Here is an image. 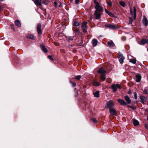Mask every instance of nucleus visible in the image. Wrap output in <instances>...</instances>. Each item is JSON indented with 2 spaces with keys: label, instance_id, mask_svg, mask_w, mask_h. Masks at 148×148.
Listing matches in <instances>:
<instances>
[{
  "label": "nucleus",
  "instance_id": "50",
  "mask_svg": "<svg viewBox=\"0 0 148 148\" xmlns=\"http://www.w3.org/2000/svg\"><path fill=\"white\" fill-rule=\"evenodd\" d=\"M62 4L61 3H60V5L59 6V7H61V6H62Z\"/></svg>",
  "mask_w": 148,
  "mask_h": 148
},
{
  "label": "nucleus",
  "instance_id": "18",
  "mask_svg": "<svg viewBox=\"0 0 148 148\" xmlns=\"http://www.w3.org/2000/svg\"><path fill=\"white\" fill-rule=\"evenodd\" d=\"M136 81L137 82H139L141 79V76L140 74H138L136 75Z\"/></svg>",
  "mask_w": 148,
  "mask_h": 148
},
{
  "label": "nucleus",
  "instance_id": "32",
  "mask_svg": "<svg viewBox=\"0 0 148 148\" xmlns=\"http://www.w3.org/2000/svg\"><path fill=\"white\" fill-rule=\"evenodd\" d=\"M119 3L120 5L122 6L123 7H124L125 6V3L123 1H120L119 2Z\"/></svg>",
  "mask_w": 148,
  "mask_h": 148
},
{
  "label": "nucleus",
  "instance_id": "40",
  "mask_svg": "<svg viewBox=\"0 0 148 148\" xmlns=\"http://www.w3.org/2000/svg\"><path fill=\"white\" fill-rule=\"evenodd\" d=\"M133 21V19L131 18H130L129 23L130 24H132V23Z\"/></svg>",
  "mask_w": 148,
  "mask_h": 148
},
{
  "label": "nucleus",
  "instance_id": "26",
  "mask_svg": "<svg viewBox=\"0 0 148 148\" xmlns=\"http://www.w3.org/2000/svg\"><path fill=\"white\" fill-rule=\"evenodd\" d=\"M132 121L133 122V124L134 126H137L139 125V122L137 120L133 119Z\"/></svg>",
  "mask_w": 148,
  "mask_h": 148
},
{
  "label": "nucleus",
  "instance_id": "17",
  "mask_svg": "<svg viewBox=\"0 0 148 148\" xmlns=\"http://www.w3.org/2000/svg\"><path fill=\"white\" fill-rule=\"evenodd\" d=\"M107 44L108 46L110 47H112L115 45L114 43L112 40L108 41L107 42Z\"/></svg>",
  "mask_w": 148,
  "mask_h": 148
},
{
  "label": "nucleus",
  "instance_id": "28",
  "mask_svg": "<svg viewBox=\"0 0 148 148\" xmlns=\"http://www.w3.org/2000/svg\"><path fill=\"white\" fill-rule=\"evenodd\" d=\"M93 94L95 97H99V92L98 91H97L94 92Z\"/></svg>",
  "mask_w": 148,
  "mask_h": 148
},
{
  "label": "nucleus",
  "instance_id": "52",
  "mask_svg": "<svg viewBox=\"0 0 148 148\" xmlns=\"http://www.w3.org/2000/svg\"><path fill=\"white\" fill-rule=\"evenodd\" d=\"M5 0H0V1H4Z\"/></svg>",
  "mask_w": 148,
  "mask_h": 148
},
{
  "label": "nucleus",
  "instance_id": "31",
  "mask_svg": "<svg viewBox=\"0 0 148 148\" xmlns=\"http://www.w3.org/2000/svg\"><path fill=\"white\" fill-rule=\"evenodd\" d=\"M74 93L75 96V97H76L78 95V92L76 88H75L74 89Z\"/></svg>",
  "mask_w": 148,
  "mask_h": 148
},
{
  "label": "nucleus",
  "instance_id": "12",
  "mask_svg": "<svg viewBox=\"0 0 148 148\" xmlns=\"http://www.w3.org/2000/svg\"><path fill=\"white\" fill-rule=\"evenodd\" d=\"M119 61L121 64H123V62L124 60L125 59L123 55L120 53L119 54Z\"/></svg>",
  "mask_w": 148,
  "mask_h": 148
},
{
  "label": "nucleus",
  "instance_id": "43",
  "mask_svg": "<svg viewBox=\"0 0 148 148\" xmlns=\"http://www.w3.org/2000/svg\"><path fill=\"white\" fill-rule=\"evenodd\" d=\"M75 3L76 4H78L79 3V0H75Z\"/></svg>",
  "mask_w": 148,
  "mask_h": 148
},
{
  "label": "nucleus",
  "instance_id": "9",
  "mask_svg": "<svg viewBox=\"0 0 148 148\" xmlns=\"http://www.w3.org/2000/svg\"><path fill=\"white\" fill-rule=\"evenodd\" d=\"M110 114L112 115L116 116V110L113 108H110L109 109Z\"/></svg>",
  "mask_w": 148,
  "mask_h": 148
},
{
  "label": "nucleus",
  "instance_id": "21",
  "mask_svg": "<svg viewBox=\"0 0 148 148\" xmlns=\"http://www.w3.org/2000/svg\"><path fill=\"white\" fill-rule=\"evenodd\" d=\"M40 47L42 50L45 53H47L48 52L47 49L45 47V46L43 45H40Z\"/></svg>",
  "mask_w": 148,
  "mask_h": 148
},
{
  "label": "nucleus",
  "instance_id": "1",
  "mask_svg": "<svg viewBox=\"0 0 148 148\" xmlns=\"http://www.w3.org/2000/svg\"><path fill=\"white\" fill-rule=\"evenodd\" d=\"M94 3L95 5V8L96 9L95 11H97L98 12H102L103 11V8L101 7L99 4V3L97 1V0H93Z\"/></svg>",
  "mask_w": 148,
  "mask_h": 148
},
{
  "label": "nucleus",
  "instance_id": "7",
  "mask_svg": "<svg viewBox=\"0 0 148 148\" xmlns=\"http://www.w3.org/2000/svg\"><path fill=\"white\" fill-rule=\"evenodd\" d=\"M134 10L132 11V9L130 8V13L132 16H133L134 19H135L136 17V10L135 7H134Z\"/></svg>",
  "mask_w": 148,
  "mask_h": 148
},
{
  "label": "nucleus",
  "instance_id": "19",
  "mask_svg": "<svg viewBox=\"0 0 148 148\" xmlns=\"http://www.w3.org/2000/svg\"><path fill=\"white\" fill-rule=\"evenodd\" d=\"M124 97L126 101L127 102V104H130L131 103V101L127 95L125 96Z\"/></svg>",
  "mask_w": 148,
  "mask_h": 148
},
{
  "label": "nucleus",
  "instance_id": "8",
  "mask_svg": "<svg viewBox=\"0 0 148 148\" xmlns=\"http://www.w3.org/2000/svg\"><path fill=\"white\" fill-rule=\"evenodd\" d=\"M101 12H98L97 11H95L94 15L96 19H99L100 18L101 16Z\"/></svg>",
  "mask_w": 148,
  "mask_h": 148
},
{
  "label": "nucleus",
  "instance_id": "14",
  "mask_svg": "<svg viewBox=\"0 0 148 148\" xmlns=\"http://www.w3.org/2000/svg\"><path fill=\"white\" fill-rule=\"evenodd\" d=\"M97 73L102 74H104L106 72V71L104 70L103 68H100L99 70L97 71Z\"/></svg>",
  "mask_w": 148,
  "mask_h": 148
},
{
  "label": "nucleus",
  "instance_id": "27",
  "mask_svg": "<svg viewBox=\"0 0 148 148\" xmlns=\"http://www.w3.org/2000/svg\"><path fill=\"white\" fill-rule=\"evenodd\" d=\"M92 84L94 86H99L100 85V84L98 81H94L93 82Z\"/></svg>",
  "mask_w": 148,
  "mask_h": 148
},
{
  "label": "nucleus",
  "instance_id": "16",
  "mask_svg": "<svg viewBox=\"0 0 148 148\" xmlns=\"http://www.w3.org/2000/svg\"><path fill=\"white\" fill-rule=\"evenodd\" d=\"M140 98L141 100V102L143 103H144L147 101V98L144 96H140Z\"/></svg>",
  "mask_w": 148,
  "mask_h": 148
},
{
  "label": "nucleus",
  "instance_id": "45",
  "mask_svg": "<svg viewBox=\"0 0 148 148\" xmlns=\"http://www.w3.org/2000/svg\"><path fill=\"white\" fill-rule=\"evenodd\" d=\"M71 84L73 86H74L76 85V83L75 82H73Z\"/></svg>",
  "mask_w": 148,
  "mask_h": 148
},
{
  "label": "nucleus",
  "instance_id": "39",
  "mask_svg": "<svg viewBox=\"0 0 148 148\" xmlns=\"http://www.w3.org/2000/svg\"><path fill=\"white\" fill-rule=\"evenodd\" d=\"M92 121L95 123H97V121L95 119L93 118L91 119Z\"/></svg>",
  "mask_w": 148,
  "mask_h": 148
},
{
  "label": "nucleus",
  "instance_id": "51",
  "mask_svg": "<svg viewBox=\"0 0 148 148\" xmlns=\"http://www.w3.org/2000/svg\"><path fill=\"white\" fill-rule=\"evenodd\" d=\"M70 82L71 84L73 82L71 80H70Z\"/></svg>",
  "mask_w": 148,
  "mask_h": 148
},
{
  "label": "nucleus",
  "instance_id": "20",
  "mask_svg": "<svg viewBox=\"0 0 148 148\" xmlns=\"http://www.w3.org/2000/svg\"><path fill=\"white\" fill-rule=\"evenodd\" d=\"M92 43L93 47H95L97 45L98 43V41L96 39H93L92 42Z\"/></svg>",
  "mask_w": 148,
  "mask_h": 148
},
{
  "label": "nucleus",
  "instance_id": "2",
  "mask_svg": "<svg viewBox=\"0 0 148 148\" xmlns=\"http://www.w3.org/2000/svg\"><path fill=\"white\" fill-rule=\"evenodd\" d=\"M111 88L112 89L113 92H116L117 91V88L120 89H121V87L119 84H112L111 86Z\"/></svg>",
  "mask_w": 148,
  "mask_h": 148
},
{
  "label": "nucleus",
  "instance_id": "47",
  "mask_svg": "<svg viewBox=\"0 0 148 148\" xmlns=\"http://www.w3.org/2000/svg\"><path fill=\"white\" fill-rule=\"evenodd\" d=\"M128 93L129 95H131L132 94V92L131 90H129V91H128Z\"/></svg>",
  "mask_w": 148,
  "mask_h": 148
},
{
  "label": "nucleus",
  "instance_id": "34",
  "mask_svg": "<svg viewBox=\"0 0 148 148\" xmlns=\"http://www.w3.org/2000/svg\"><path fill=\"white\" fill-rule=\"evenodd\" d=\"M81 75H78L75 77V79L77 80H79L81 77Z\"/></svg>",
  "mask_w": 148,
  "mask_h": 148
},
{
  "label": "nucleus",
  "instance_id": "41",
  "mask_svg": "<svg viewBox=\"0 0 148 148\" xmlns=\"http://www.w3.org/2000/svg\"><path fill=\"white\" fill-rule=\"evenodd\" d=\"M128 106L130 108H131L133 110H135L136 109V108L133 106Z\"/></svg>",
  "mask_w": 148,
  "mask_h": 148
},
{
  "label": "nucleus",
  "instance_id": "42",
  "mask_svg": "<svg viewBox=\"0 0 148 148\" xmlns=\"http://www.w3.org/2000/svg\"><path fill=\"white\" fill-rule=\"evenodd\" d=\"M11 27L14 31H15V29L14 27V26L13 25H11Z\"/></svg>",
  "mask_w": 148,
  "mask_h": 148
},
{
  "label": "nucleus",
  "instance_id": "15",
  "mask_svg": "<svg viewBox=\"0 0 148 148\" xmlns=\"http://www.w3.org/2000/svg\"><path fill=\"white\" fill-rule=\"evenodd\" d=\"M118 102L122 105H126L127 103L125 102V101L121 99H118L117 100Z\"/></svg>",
  "mask_w": 148,
  "mask_h": 148
},
{
  "label": "nucleus",
  "instance_id": "5",
  "mask_svg": "<svg viewBox=\"0 0 148 148\" xmlns=\"http://www.w3.org/2000/svg\"><path fill=\"white\" fill-rule=\"evenodd\" d=\"M87 22H83L82 23V28L83 31V32L84 33H86L87 32Z\"/></svg>",
  "mask_w": 148,
  "mask_h": 148
},
{
  "label": "nucleus",
  "instance_id": "23",
  "mask_svg": "<svg viewBox=\"0 0 148 148\" xmlns=\"http://www.w3.org/2000/svg\"><path fill=\"white\" fill-rule=\"evenodd\" d=\"M15 25L17 26L18 27H21V23L19 20H16L15 21Z\"/></svg>",
  "mask_w": 148,
  "mask_h": 148
},
{
  "label": "nucleus",
  "instance_id": "25",
  "mask_svg": "<svg viewBox=\"0 0 148 148\" xmlns=\"http://www.w3.org/2000/svg\"><path fill=\"white\" fill-rule=\"evenodd\" d=\"M26 37L28 38H30L32 40H34L35 38V37L33 35L31 34L27 35Z\"/></svg>",
  "mask_w": 148,
  "mask_h": 148
},
{
  "label": "nucleus",
  "instance_id": "10",
  "mask_svg": "<svg viewBox=\"0 0 148 148\" xmlns=\"http://www.w3.org/2000/svg\"><path fill=\"white\" fill-rule=\"evenodd\" d=\"M146 43L148 44V40L146 38L143 39L139 43V44L141 45H144Z\"/></svg>",
  "mask_w": 148,
  "mask_h": 148
},
{
  "label": "nucleus",
  "instance_id": "30",
  "mask_svg": "<svg viewBox=\"0 0 148 148\" xmlns=\"http://www.w3.org/2000/svg\"><path fill=\"white\" fill-rule=\"evenodd\" d=\"M74 36H66V38L69 40H72L73 39Z\"/></svg>",
  "mask_w": 148,
  "mask_h": 148
},
{
  "label": "nucleus",
  "instance_id": "24",
  "mask_svg": "<svg viewBox=\"0 0 148 148\" xmlns=\"http://www.w3.org/2000/svg\"><path fill=\"white\" fill-rule=\"evenodd\" d=\"M79 23L77 21L74 20L73 21V25L74 27H77L79 25Z\"/></svg>",
  "mask_w": 148,
  "mask_h": 148
},
{
  "label": "nucleus",
  "instance_id": "22",
  "mask_svg": "<svg viewBox=\"0 0 148 148\" xmlns=\"http://www.w3.org/2000/svg\"><path fill=\"white\" fill-rule=\"evenodd\" d=\"M105 12L107 13L108 15L110 16H113L114 14L113 13H112L110 12L109 11V10L106 8L105 9Z\"/></svg>",
  "mask_w": 148,
  "mask_h": 148
},
{
  "label": "nucleus",
  "instance_id": "38",
  "mask_svg": "<svg viewBox=\"0 0 148 148\" xmlns=\"http://www.w3.org/2000/svg\"><path fill=\"white\" fill-rule=\"evenodd\" d=\"M48 58L52 61H54V59L51 56H48Z\"/></svg>",
  "mask_w": 148,
  "mask_h": 148
},
{
  "label": "nucleus",
  "instance_id": "53",
  "mask_svg": "<svg viewBox=\"0 0 148 148\" xmlns=\"http://www.w3.org/2000/svg\"><path fill=\"white\" fill-rule=\"evenodd\" d=\"M43 3H44V4H45V2H43Z\"/></svg>",
  "mask_w": 148,
  "mask_h": 148
},
{
  "label": "nucleus",
  "instance_id": "37",
  "mask_svg": "<svg viewBox=\"0 0 148 148\" xmlns=\"http://www.w3.org/2000/svg\"><path fill=\"white\" fill-rule=\"evenodd\" d=\"M143 92L146 94H148V91L146 89H145L143 90Z\"/></svg>",
  "mask_w": 148,
  "mask_h": 148
},
{
  "label": "nucleus",
  "instance_id": "48",
  "mask_svg": "<svg viewBox=\"0 0 148 148\" xmlns=\"http://www.w3.org/2000/svg\"><path fill=\"white\" fill-rule=\"evenodd\" d=\"M54 4L55 5L56 7L57 6V4L56 2H54Z\"/></svg>",
  "mask_w": 148,
  "mask_h": 148
},
{
  "label": "nucleus",
  "instance_id": "3",
  "mask_svg": "<svg viewBox=\"0 0 148 148\" xmlns=\"http://www.w3.org/2000/svg\"><path fill=\"white\" fill-rule=\"evenodd\" d=\"M41 24L38 23L37 26V30L39 36L41 35L42 34V29H41Z\"/></svg>",
  "mask_w": 148,
  "mask_h": 148
},
{
  "label": "nucleus",
  "instance_id": "33",
  "mask_svg": "<svg viewBox=\"0 0 148 148\" xmlns=\"http://www.w3.org/2000/svg\"><path fill=\"white\" fill-rule=\"evenodd\" d=\"M130 62L133 64H135L136 62V59H132L130 60Z\"/></svg>",
  "mask_w": 148,
  "mask_h": 148
},
{
  "label": "nucleus",
  "instance_id": "13",
  "mask_svg": "<svg viewBox=\"0 0 148 148\" xmlns=\"http://www.w3.org/2000/svg\"><path fill=\"white\" fill-rule=\"evenodd\" d=\"M143 24L145 26H147L148 24V21L147 18L144 16L142 20Z\"/></svg>",
  "mask_w": 148,
  "mask_h": 148
},
{
  "label": "nucleus",
  "instance_id": "11",
  "mask_svg": "<svg viewBox=\"0 0 148 148\" xmlns=\"http://www.w3.org/2000/svg\"><path fill=\"white\" fill-rule=\"evenodd\" d=\"M34 3L37 6H40L42 5V0H34Z\"/></svg>",
  "mask_w": 148,
  "mask_h": 148
},
{
  "label": "nucleus",
  "instance_id": "35",
  "mask_svg": "<svg viewBox=\"0 0 148 148\" xmlns=\"http://www.w3.org/2000/svg\"><path fill=\"white\" fill-rule=\"evenodd\" d=\"M73 31L75 32L76 35L78 34L79 33V31L78 29H77L75 30H73Z\"/></svg>",
  "mask_w": 148,
  "mask_h": 148
},
{
  "label": "nucleus",
  "instance_id": "4",
  "mask_svg": "<svg viewBox=\"0 0 148 148\" xmlns=\"http://www.w3.org/2000/svg\"><path fill=\"white\" fill-rule=\"evenodd\" d=\"M106 27L110 28L111 29H118L119 27L116 25H112V24H107L105 25Z\"/></svg>",
  "mask_w": 148,
  "mask_h": 148
},
{
  "label": "nucleus",
  "instance_id": "46",
  "mask_svg": "<svg viewBox=\"0 0 148 148\" xmlns=\"http://www.w3.org/2000/svg\"><path fill=\"white\" fill-rule=\"evenodd\" d=\"M107 4L109 5L110 6H111L112 5V4L110 2H109L107 3Z\"/></svg>",
  "mask_w": 148,
  "mask_h": 148
},
{
  "label": "nucleus",
  "instance_id": "49",
  "mask_svg": "<svg viewBox=\"0 0 148 148\" xmlns=\"http://www.w3.org/2000/svg\"><path fill=\"white\" fill-rule=\"evenodd\" d=\"M2 9V7L1 6H0V12L1 11Z\"/></svg>",
  "mask_w": 148,
  "mask_h": 148
},
{
  "label": "nucleus",
  "instance_id": "36",
  "mask_svg": "<svg viewBox=\"0 0 148 148\" xmlns=\"http://www.w3.org/2000/svg\"><path fill=\"white\" fill-rule=\"evenodd\" d=\"M134 98L136 100H137V94L136 92H135L134 94Z\"/></svg>",
  "mask_w": 148,
  "mask_h": 148
},
{
  "label": "nucleus",
  "instance_id": "54",
  "mask_svg": "<svg viewBox=\"0 0 148 148\" xmlns=\"http://www.w3.org/2000/svg\"><path fill=\"white\" fill-rule=\"evenodd\" d=\"M147 120L148 121V117H147Z\"/></svg>",
  "mask_w": 148,
  "mask_h": 148
},
{
  "label": "nucleus",
  "instance_id": "29",
  "mask_svg": "<svg viewBox=\"0 0 148 148\" xmlns=\"http://www.w3.org/2000/svg\"><path fill=\"white\" fill-rule=\"evenodd\" d=\"M100 78L102 81H104L106 79V76L105 74H102L101 75Z\"/></svg>",
  "mask_w": 148,
  "mask_h": 148
},
{
  "label": "nucleus",
  "instance_id": "44",
  "mask_svg": "<svg viewBox=\"0 0 148 148\" xmlns=\"http://www.w3.org/2000/svg\"><path fill=\"white\" fill-rule=\"evenodd\" d=\"M144 126L148 130V125L147 124H145L144 125Z\"/></svg>",
  "mask_w": 148,
  "mask_h": 148
},
{
  "label": "nucleus",
  "instance_id": "6",
  "mask_svg": "<svg viewBox=\"0 0 148 148\" xmlns=\"http://www.w3.org/2000/svg\"><path fill=\"white\" fill-rule=\"evenodd\" d=\"M114 106L113 101L112 100H110L108 101L105 107L107 108H112Z\"/></svg>",
  "mask_w": 148,
  "mask_h": 148
}]
</instances>
